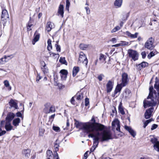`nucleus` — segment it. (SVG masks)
<instances>
[{"label": "nucleus", "mask_w": 159, "mask_h": 159, "mask_svg": "<svg viewBox=\"0 0 159 159\" xmlns=\"http://www.w3.org/2000/svg\"><path fill=\"white\" fill-rule=\"evenodd\" d=\"M158 126L157 125H156V124H153L152 126V127L151 128V130H153L155 129H156L157 127Z\"/></svg>", "instance_id": "nucleus-57"}, {"label": "nucleus", "mask_w": 159, "mask_h": 159, "mask_svg": "<svg viewBox=\"0 0 159 159\" xmlns=\"http://www.w3.org/2000/svg\"><path fill=\"white\" fill-rule=\"evenodd\" d=\"M125 129L128 131L133 137H135L136 135V132L130 127L128 126H125Z\"/></svg>", "instance_id": "nucleus-18"}, {"label": "nucleus", "mask_w": 159, "mask_h": 159, "mask_svg": "<svg viewBox=\"0 0 159 159\" xmlns=\"http://www.w3.org/2000/svg\"><path fill=\"white\" fill-rule=\"evenodd\" d=\"M91 121L92 122H90V123H92L93 124L94 126H96L98 124H99L100 125H99V126L100 127H99L98 128H96L95 130H94L93 132H90V133H89V134L90 133H93L94 134H96L98 133H99V134H101V133L102 132L100 133L99 131H103L104 130H104V129H105V126L104 125L101 124L95 123V120L94 117H92L91 119Z\"/></svg>", "instance_id": "nucleus-4"}, {"label": "nucleus", "mask_w": 159, "mask_h": 159, "mask_svg": "<svg viewBox=\"0 0 159 159\" xmlns=\"http://www.w3.org/2000/svg\"><path fill=\"white\" fill-rule=\"evenodd\" d=\"M138 34V33H136L134 34H131L130 36V38H135L137 37V35Z\"/></svg>", "instance_id": "nucleus-53"}, {"label": "nucleus", "mask_w": 159, "mask_h": 159, "mask_svg": "<svg viewBox=\"0 0 159 159\" xmlns=\"http://www.w3.org/2000/svg\"><path fill=\"white\" fill-rule=\"evenodd\" d=\"M4 84L5 86L9 90H11V87L10 86L9 83L7 80H5L4 81Z\"/></svg>", "instance_id": "nucleus-40"}, {"label": "nucleus", "mask_w": 159, "mask_h": 159, "mask_svg": "<svg viewBox=\"0 0 159 159\" xmlns=\"http://www.w3.org/2000/svg\"><path fill=\"white\" fill-rule=\"evenodd\" d=\"M150 141L154 144L153 147L154 149L159 152V142L158 141L157 139L152 137L151 138Z\"/></svg>", "instance_id": "nucleus-10"}, {"label": "nucleus", "mask_w": 159, "mask_h": 159, "mask_svg": "<svg viewBox=\"0 0 159 159\" xmlns=\"http://www.w3.org/2000/svg\"><path fill=\"white\" fill-rule=\"evenodd\" d=\"M55 47H56V50L57 51L60 52L61 51V48L59 45L56 44H55Z\"/></svg>", "instance_id": "nucleus-54"}, {"label": "nucleus", "mask_w": 159, "mask_h": 159, "mask_svg": "<svg viewBox=\"0 0 159 159\" xmlns=\"http://www.w3.org/2000/svg\"><path fill=\"white\" fill-rule=\"evenodd\" d=\"M54 24L50 21L48 22L46 27V30L48 32H50L54 28Z\"/></svg>", "instance_id": "nucleus-19"}, {"label": "nucleus", "mask_w": 159, "mask_h": 159, "mask_svg": "<svg viewBox=\"0 0 159 159\" xmlns=\"http://www.w3.org/2000/svg\"><path fill=\"white\" fill-rule=\"evenodd\" d=\"M122 87H121L120 85H119L118 84L116 86L115 89V90L114 94H112V96L113 97H115V95L118 93H120L121 91V90L122 89Z\"/></svg>", "instance_id": "nucleus-23"}, {"label": "nucleus", "mask_w": 159, "mask_h": 159, "mask_svg": "<svg viewBox=\"0 0 159 159\" xmlns=\"http://www.w3.org/2000/svg\"><path fill=\"white\" fill-rule=\"evenodd\" d=\"M150 97L148 96L147 99L143 101V106L144 108L149 107H153L159 103V94L156 93L153 94Z\"/></svg>", "instance_id": "nucleus-3"}, {"label": "nucleus", "mask_w": 159, "mask_h": 159, "mask_svg": "<svg viewBox=\"0 0 159 159\" xmlns=\"http://www.w3.org/2000/svg\"><path fill=\"white\" fill-rule=\"evenodd\" d=\"M85 9L86 10L87 13L88 14L90 13V10L89 9V8L88 7H85Z\"/></svg>", "instance_id": "nucleus-60"}, {"label": "nucleus", "mask_w": 159, "mask_h": 159, "mask_svg": "<svg viewBox=\"0 0 159 159\" xmlns=\"http://www.w3.org/2000/svg\"><path fill=\"white\" fill-rule=\"evenodd\" d=\"M155 83L154 84V88L156 89L157 91L156 92L154 90L153 91V87L152 86H151L149 88L150 93L149 94V97H150L151 95H153V94L154 93H157L159 94V80H156L155 81Z\"/></svg>", "instance_id": "nucleus-8"}, {"label": "nucleus", "mask_w": 159, "mask_h": 159, "mask_svg": "<svg viewBox=\"0 0 159 159\" xmlns=\"http://www.w3.org/2000/svg\"><path fill=\"white\" fill-rule=\"evenodd\" d=\"M130 91L129 89H127L125 90V93H123V95L125 96V97L126 98L130 95Z\"/></svg>", "instance_id": "nucleus-39"}, {"label": "nucleus", "mask_w": 159, "mask_h": 159, "mask_svg": "<svg viewBox=\"0 0 159 159\" xmlns=\"http://www.w3.org/2000/svg\"><path fill=\"white\" fill-rule=\"evenodd\" d=\"M55 111V107L53 106H50V111L51 112H53Z\"/></svg>", "instance_id": "nucleus-55"}, {"label": "nucleus", "mask_w": 159, "mask_h": 159, "mask_svg": "<svg viewBox=\"0 0 159 159\" xmlns=\"http://www.w3.org/2000/svg\"><path fill=\"white\" fill-rule=\"evenodd\" d=\"M153 121V120L152 119H151L149 120H146L145 122H144V125L143 126V127L144 128H145L146 126L148 124L151 122L152 121Z\"/></svg>", "instance_id": "nucleus-41"}, {"label": "nucleus", "mask_w": 159, "mask_h": 159, "mask_svg": "<svg viewBox=\"0 0 159 159\" xmlns=\"http://www.w3.org/2000/svg\"><path fill=\"white\" fill-rule=\"evenodd\" d=\"M120 27L118 26H117L111 30V32L112 33L115 32L116 31L120 30Z\"/></svg>", "instance_id": "nucleus-46"}, {"label": "nucleus", "mask_w": 159, "mask_h": 159, "mask_svg": "<svg viewBox=\"0 0 159 159\" xmlns=\"http://www.w3.org/2000/svg\"><path fill=\"white\" fill-rule=\"evenodd\" d=\"M9 104L10 106V108L14 107L15 109H16L17 108L18 106L17 103L15 102L13 100H11L9 102Z\"/></svg>", "instance_id": "nucleus-26"}, {"label": "nucleus", "mask_w": 159, "mask_h": 159, "mask_svg": "<svg viewBox=\"0 0 159 159\" xmlns=\"http://www.w3.org/2000/svg\"><path fill=\"white\" fill-rule=\"evenodd\" d=\"M105 76L104 75L102 74L99 75L98 77V80H102V79H103L104 78Z\"/></svg>", "instance_id": "nucleus-51"}, {"label": "nucleus", "mask_w": 159, "mask_h": 159, "mask_svg": "<svg viewBox=\"0 0 159 159\" xmlns=\"http://www.w3.org/2000/svg\"><path fill=\"white\" fill-rule=\"evenodd\" d=\"M51 82L54 84V85L57 86L60 89H62L64 87V86L61 84L60 83L58 80H52Z\"/></svg>", "instance_id": "nucleus-21"}, {"label": "nucleus", "mask_w": 159, "mask_h": 159, "mask_svg": "<svg viewBox=\"0 0 159 159\" xmlns=\"http://www.w3.org/2000/svg\"><path fill=\"white\" fill-rule=\"evenodd\" d=\"M143 58H145L146 56V53L145 51L142 52L141 53Z\"/></svg>", "instance_id": "nucleus-56"}, {"label": "nucleus", "mask_w": 159, "mask_h": 159, "mask_svg": "<svg viewBox=\"0 0 159 159\" xmlns=\"http://www.w3.org/2000/svg\"><path fill=\"white\" fill-rule=\"evenodd\" d=\"M31 17H30V19L29 21L26 25V27L27 29V30L29 31L31 30V29L30 28L33 25L31 24Z\"/></svg>", "instance_id": "nucleus-35"}, {"label": "nucleus", "mask_w": 159, "mask_h": 159, "mask_svg": "<svg viewBox=\"0 0 159 159\" xmlns=\"http://www.w3.org/2000/svg\"><path fill=\"white\" fill-rule=\"evenodd\" d=\"M70 5V2L69 0H66V8L68 10L69 7Z\"/></svg>", "instance_id": "nucleus-49"}, {"label": "nucleus", "mask_w": 159, "mask_h": 159, "mask_svg": "<svg viewBox=\"0 0 159 159\" xmlns=\"http://www.w3.org/2000/svg\"><path fill=\"white\" fill-rule=\"evenodd\" d=\"M114 82L111 80H109L106 84L107 92V93L110 92L113 88Z\"/></svg>", "instance_id": "nucleus-14"}, {"label": "nucleus", "mask_w": 159, "mask_h": 159, "mask_svg": "<svg viewBox=\"0 0 159 159\" xmlns=\"http://www.w3.org/2000/svg\"><path fill=\"white\" fill-rule=\"evenodd\" d=\"M88 136L89 138H93V145L90 149L91 152H93L98 146L99 140L103 142L112 139L111 133L109 130H104L101 134L98 133L96 134L90 133L89 134Z\"/></svg>", "instance_id": "nucleus-1"}, {"label": "nucleus", "mask_w": 159, "mask_h": 159, "mask_svg": "<svg viewBox=\"0 0 159 159\" xmlns=\"http://www.w3.org/2000/svg\"><path fill=\"white\" fill-rule=\"evenodd\" d=\"M89 45L85 44L84 43H81L79 45L80 48L82 50H85L86 48L88 47Z\"/></svg>", "instance_id": "nucleus-34"}, {"label": "nucleus", "mask_w": 159, "mask_h": 159, "mask_svg": "<svg viewBox=\"0 0 159 159\" xmlns=\"http://www.w3.org/2000/svg\"><path fill=\"white\" fill-rule=\"evenodd\" d=\"M43 62L44 63V65L43 66V67H42V70L44 74L47 73L48 72V70L46 66L45 63L44 62Z\"/></svg>", "instance_id": "nucleus-43"}, {"label": "nucleus", "mask_w": 159, "mask_h": 159, "mask_svg": "<svg viewBox=\"0 0 159 159\" xmlns=\"http://www.w3.org/2000/svg\"><path fill=\"white\" fill-rule=\"evenodd\" d=\"M122 0H116L114 2L115 6L117 7H119L121 6Z\"/></svg>", "instance_id": "nucleus-30"}, {"label": "nucleus", "mask_w": 159, "mask_h": 159, "mask_svg": "<svg viewBox=\"0 0 159 159\" xmlns=\"http://www.w3.org/2000/svg\"><path fill=\"white\" fill-rule=\"evenodd\" d=\"M154 41V38L152 37L149 38L145 43V48L150 50H152L155 47Z\"/></svg>", "instance_id": "nucleus-6"}, {"label": "nucleus", "mask_w": 159, "mask_h": 159, "mask_svg": "<svg viewBox=\"0 0 159 159\" xmlns=\"http://www.w3.org/2000/svg\"><path fill=\"white\" fill-rule=\"evenodd\" d=\"M16 116L17 117H21L23 119V117H22V114L20 112H17L16 113Z\"/></svg>", "instance_id": "nucleus-62"}, {"label": "nucleus", "mask_w": 159, "mask_h": 159, "mask_svg": "<svg viewBox=\"0 0 159 159\" xmlns=\"http://www.w3.org/2000/svg\"><path fill=\"white\" fill-rule=\"evenodd\" d=\"M78 61L80 62H82L87 66L88 63V60L85 55L83 52H80V53Z\"/></svg>", "instance_id": "nucleus-9"}, {"label": "nucleus", "mask_w": 159, "mask_h": 159, "mask_svg": "<svg viewBox=\"0 0 159 159\" xmlns=\"http://www.w3.org/2000/svg\"><path fill=\"white\" fill-rule=\"evenodd\" d=\"M112 125L114 129L116 128L117 131H120V122L118 119H115L112 122Z\"/></svg>", "instance_id": "nucleus-13"}, {"label": "nucleus", "mask_w": 159, "mask_h": 159, "mask_svg": "<svg viewBox=\"0 0 159 159\" xmlns=\"http://www.w3.org/2000/svg\"><path fill=\"white\" fill-rule=\"evenodd\" d=\"M106 58V56L104 55L100 54L99 57V60L101 62H103L105 61Z\"/></svg>", "instance_id": "nucleus-32"}, {"label": "nucleus", "mask_w": 159, "mask_h": 159, "mask_svg": "<svg viewBox=\"0 0 159 159\" xmlns=\"http://www.w3.org/2000/svg\"><path fill=\"white\" fill-rule=\"evenodd\" d=\"M75 125L77 128H80L85 133L87 134L90 133V132H93L95 130L96 128H98L100 125L98 124L95 126L93 124L90 122L81 123L75 120Z\"/></svg>", "instance_id": "nucleus-2"}, {"label": "nucleus", "mask_w": 159, "mask_h": 159, "mask_svg": "<svg viewBox=\"0 0 159 159\" xmlns=\"http://www.w3.org/2000/svg\"><path fill=\"white\" fill-rule=\"evenodd\" d=\"M85 106H87L89 103V98H85Z\"/></svg>", "instance_id": "nucleus-58"}, {"label": "nucleus", "mask_w": 159, "mask_h": 159, "mask_svg": "<svg viewBox=\"0 0 159 159\" xmlns=\"http://www.w3.org/2000/svg\"><path fill=\"white\" fill-rule=\"evenodd\" d=\"M20 119L19 118L14 119L12 121V124L15 127H16L19 125L20 122Z\"/></svg>", "instance_id": "nucleus-25"}, {"label": "nucleus", "mask_w": 159, "mask_h": 159, "mask_svg": "<svg viewBox=\"0 0 159 159\" xmlns=\"http://www.w3.org/2000/svg\"><path fill=\"white\" fill-rule=\"evenodd\" d=\"M128 83L127 80H120L119 82H118V84L123 88Z\"/></svg>", "instance_id": "nucleus-29"}, {"label": "nucleus", "mask_w": 159, "mask_h": 159, "mask_svg": "<svg viewBox=\"0 0 159 159\" xmlns=\"http://www.w3.org/2000/svg\"><path fill=\"white\" fill-rule=\"evenodd\" d=\"M122 80H127L128 75L126 73H124L122 75Z\"/></svg>", "instance_id": "nucleus-44"}, {"label": "nucleus", "mask_w": 159, "mask_h": 159, "mask_svg": "<svg viewBox=\"0 0 159 159\" xmlns=\"http://www.w3.org/2000/svg\"><path fill=\"white\" fill-rule=\"evenodd\" d=\"M64 7L62 5H60L59 6V9L58 11V13L62 17H63L64 11H63Z\"/></svg>", "instance_id": "nucleus-24"}, {"label": "nucleus", "mask_w": 159, "mask_h": 159, "mask_svg": "<svg viewBox=\"0 0 159 159\" xmlns=\"http://www.w3.org/2000/svg\"><path fill=\"white\" fill-rule=\"evenodd\" d=\"M80 70V68L78 66H74L73 69L72 75L74 77L76 76L77 73Z\"/></svg>", "instance_id": "nucleus-27"}, {"label": "nucleus", "mask_w": 159, "mask_h": 159, "mask_svg": "<svg viewBox=\"0 0 159 159\" xmlns=\"http://www.w3.org/2000/svg\"><path fill=\"white\" fill-rule=\"evenodd\" d=\"M125 34L128 37H130L131 34L128 31H127L125 32Z\"/></svg>", "instance_id": "nucleus-64"}, {"label": "nucleus", "mask_w": 159, "mask_h": 159, "mask_svg": "<svg viewBox=\"0 0 159 159\" xmlns=\"http://www.w3.org/2000/svg\"><path fill=\"white\" fill-rule=\"evenodd\" d=\"M49 103H48L45 105V108L44 109V112L46 113H49Z\"/></svg>", "instance_id": "nucleus-36"}, {"label": "nucleus", "mask_w": 159, "mask_h": 159, "mask_svg": "<svg viewBox=\"0 0 159 159\" xmlns=\"http://www.w3.org/2000/svg\"><path fill=\"white\" fill-rule=\"evenodd\" d=\"M53 129L56 132H59L60 131V128L58 126H53L52 127Z\"/></svg>", "instance_id": "nucleus-47"}, {"label": "nucleus", "mask_w": 159, "mask_h": 159, "mask_svg": "<svg viewBox=\"0 0 159 159\" xmlns=\"http://www.w3.org/2000/svg\"><path fill=\"white\" fill-rule=\"evenodd\" d=\"M45 132V129L43 128H40L39 129V136H43Z\"/></svg>", "instance_id": "nucleus-42"}, {"label": "nucleus", "mask_w": 159, "mask_h": 159, "mask_svg": "<svg viewBox=\"0 0 159 159\" xmlns=\"http://www.w3.org/2000/svg\"><path fill=\"white\" fill-rule=\"evenodd\" d=\"M34 38L32 41V44L34 45L39 40L40 37V34L37 33V31H35L34 34Z\"/></svg>", "instance_id": "nucleus-20"}, {"label": "nucleus", "mask_w": 159, "mask_h": 159, "mask_svg": "<svg viewBox=\"0 0 159 159\" xmlns=\"http://www.w3.org/2000/svg\"><path fill=\"white\" fill-rule=\"evenodd\" d=\"M75 97H76V99L77 100H80L83 97V93H77Z\"/></svg>", "instance_id": "nucleus-38"}, {"label": "nucleus", "mask_w": 159, "mask_h": 159, "mask_svg": "<svg viewBox=\"0 0 159 159\" xmlns=\"http://www.w3.org/2000/svg\"><path fill=\"white\" fill-rule=\"evenodd\" d=\"M5 128L7 131H9L12 129H13V126L11 125L10 122L6 121Z\"/></svg>", "instance_id": "nucleus-22"}, {"label": "nucleus", "mask_w": 159, "mask_h": 159, "mask_svg": "<svg viewBox=\"0 0 159 159\" xmlns=\"http://www.w3.org/2000/svg\"><path fill=\"white\" fill-rule=\"evenodd\" d=\"M22 153L25 159H28L30 156V150L28 149L23 150Z\"/></svg>", "instance_id": "nucleus-16"}, {"label": "nucleus", "mask_w": 159, "mask_h": 159, "mask_svg": "<svg viewBox=\"0 0 159 159\" xmlns=\"http://www.w3.org/2000/svg\"><path fill=\"white\" fill-rule=\"evenodd\" d=\"M70 102L72 104H75V100L74 98V97H72L71 98V100H70Z\"/></svg>", "instance_id": "nucleus-63"}, {"label": "nucleus", "mask_w": 159, "mask_h": 159, "mask_svg": "<svg viewBox=\"0 0 159 159\" xmlns=\"http://www.w3.org/2000/svg\"><path fill=\"white\" fill-rule=\"evenodd\" d=\"M0 73L2 75H4L6 74V72L2 69H0Z\"/></svg>", "instance_id": "nucleus-50"}, {"label": "nucleus", "mask_w": 159, "mask_h": 159, "mask_svg": "<svg viewBox=\"0 0 159 159\" xmlns=\"http://www.w3.org/2000/svg\"><path fill=\"white\" fill-rule=\"evenodd\" d=\"M120 46H124L127 45L129 44V42L125 41H120Z\"/></svg>", "instance_id": "nucleus-45"}, {"label": "nucleus", "mask_w": 159, "mask_h": 159, "mask_svg": "<svg viewBox=\"0 0 159 159\" xmlns=\"http://www.w3.org/2000/svg\"><path fill=\"white\" fill-rule=\"evenodd\" d=\"M59 145L58 144H57V143H55L54 144V148H55V151L56 152V153H57V151L58 150V147H59Z\"/></svg>", "instance_id": "nucleus-52"}, {"label": "nucleus", "mask_w": 159, "mask_h": 159, "mask_svg": "<svg viewBox=\"0 0 159 159\" xmlns=\"http://www.w3.org/2000/svg\"><path fill=\"white\" fill-rule=\"evenodd\" d=\"M47 159H53L54 156L52 152L50 150H48L47 152Z\"/></svg>", "instance_id": "nucleus-28"}, {"label": "nucleus", "mask_w": 159, "mask_h": 159, "mask_svg": "<svg viewBox=\"0 0 159 159\" xmlns=\"http://www.w3.org/2000/svg\"><path fill=\"white\" fill-rule=\"evenodd\" d=\"M59 61L62 64H65L66 62L65 57H60Z\"/></svg>", "instance_id": "nucleus-48"}, {"label": "nucleus", "mask_w": 159, "mask_h": 159, "mask_svg": "<svg viewBox=\"0 0 159 159\" xmlns=\"http://www.w3.org/2000/svg\"><path fill=\"white\" fill-rule=\"evenodd\" d=\"M137 69L139 70H141L143 68L147 66H148V63L145 61H143L139 64L136 65Z\"/></svg>", "instance_id": "nucleus-15"}, {"label": "nucleus", "mask_w": 159, "mask_h": 159, "mask_svg": "<svg viewBox=\"0 0 159 159\" xmlns=\"http://www.w3.org/2000/svg\"><path fill=\"white\" fill-rule=\"evenodd\" d=\"M158 52L156 50H153L148 55L147 57L149 59H150L152 57L154 56L155 54H157Z\"/></svg>", "instance_id": "nucleus-31"}, {"label": "nucleus", "mask_w": 159, "mask_h": 159, "mask_svg": "<svg viewBox=\"0 0 159 159\" xmlns=\"http://www.w3.org/2000/svg\"><path fill=\"white\" fill-rule=\"evenodd\" d=\"M118 110L121 114L123 115L125 114V112L124 111V108L122 106L121 103H120L119 105Z\"/></svg>", "instance_id": "nucleus-37"}, {"label": "nucleus", "mask_w": 159, "mask_h": 159, "mask_svg": "<svg viewBox=\"0 0 159 159\" xmlns=\"http://www.w3.org/2000/svg\"><path fill=\"white\" fill-rule=\"evenodd\" d=\"M153 110L154 108L153 107H151L147 110L144 114L145 118L146 119L150 118L152 115Z\"/></svg>", "instance_id": "nucleus-11"}, {"label": "nucleus", "mask_w": 159, "mask_h": 159, "mask_svg": "<svg viewBox=\"0 0 159 159\" xmlns=\"http://www.w3.org/2000/svg\"><path fill=\"white\" fill-rule=\"evenodd\" d=\"M15 115L12 112L9 113L6 118V121L7 122H11V120L15 117Z\"/></svg>", "instance_id": "nucleus-17"}, {"label": "nucleus", "mask_w": 159, "mask_h": 159, "mask_svg": "<svg viewBox=\"0 0 159 159\" xmlns=\"http://www.w3.org/2000/svg\"><path fill=\"white\" fill-rule=\"evenodd\" d=\"M47 49L48 51H50L52 49V44H48Z\"/></svg>", "instance_id": "nucleus-59"}, {"label": "nucleus", "mask_w": 159, "mask_h": 159, "mask_svg": "<svg viewBox=\"0 0 159 159\" xmlns=\"http://www.w3.org/2000/svg\"><path fill=\"white\" fill-rule=\"evenodd\" d=\"M128 54L129 57L133 61H135L138 59L139 54L136 51L129 49L128 51Z\"/></svg>", "instance_id": "nucleus-7"}, {"label": "nucleus", "mask_w": 159, "mask_h": 159, "mask_svg": "<svg viewBox=\"0 0 159 159\" xmlns=\"http://www.w3.org/2000/svg\"><path fill=\"white\" fill-rule=\"evenodd\" d=\"M13 55L8 56H5L4 57L0 59V65L5 64L8 60L13 58Z\"/></svg>", "instance_id": "nucleus-12"}, {"label": "nucleus", "mask_w": 159, "mask_h": 159, "mask_svg": "<svg viewBox=\"0 0 159 159\" xmlns=\"http://www.w3.org/2000/svg\"><path fill=\"white\" fill-rule=\"evenodd\" d=\"M60 73H61L62 75H61V76H64L65 78H66V75L68 74L67 71L65 69H62L60 70Z\"/></svg>", "instance_id": "nucleus-33"}, {"label": "nucleus", "mask_w": 159, "mask_h": 159, "mask_svg": "<svg viewBox=\"0 0 159 159\" xmlns=\"http://www.w3.org/2000/svg\"><path fill=\"white\" fill-rule=\"evenodd\" d=\"M55 116V114H54L53 115H51V116L49 117V120H51V121H52L53 120V119Z\"/></svg>", "instance_id": "nucleus-61"}, {"label": "nucleus", "mask_w": 159, "mask_h": 159, "mask_svg": "<svg viewBox=\"0 0 159 159\" xmlns=\"http://www.w3.org/2000/svg\"><path fill=\"white\" fill-rule=\"evenodd\" d=\"M1 18L2 23L5 25L9 22V17L7 11L5 9L3 10L2 12Z\"/></svg>", "instance_id": "nucleus-5"}]
</instances>
